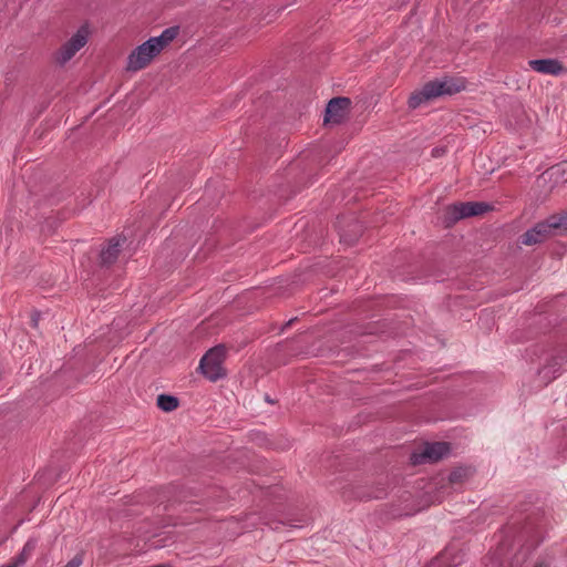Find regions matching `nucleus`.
I'll list each match as a JSON object with an SVG mask.
<instances>
[{"label": "nucleus", "mask_w": 567, "mask_h": 567, "mask_svg": "<svg viewBox=\"0 0 567 567\" xmlns=\"http://www.w3.org/2000/svg\"><path fill=\"white\" fill-rule=\"evenodd\" d=\"M465 89V82L460 79L434 80L426 82L421 90L411 93L408 106L417 109L422 103L443 95H453Z\"/></svg>", "instance_id": "1"}, {"label": "nucleus", "mask_w": 567, "mask_h": 567, "mask_svg": "<svg viewBox=\"0 0 567 567\" xmlns=\"http://www.w3.org/2000/svg\"><path fill=\"white\" fill-rule=\"evenodd\" d=\"M492 209L493 206L485 202H458L446 206L442 221L450 228L461 219L481 216Z\"/></svg>", "instance_id": "2"}, {"label": "nucleus", "mask_w": 567, "mask_h": 567, "mask_svg": "<svg viewBox=\"0 0 567 567\" xmlns=\"http://www.w3.org/2000/svg\"><path fill=\"white\" fill-rule=\"evenodd\" d=\"M161 53L159 49L155 45L150 38L138 47H136L127 58V71H138L146 68L152 60Z\"/></svg>", "instance_id": "3"}, {"label": "nucleus", "mask_w": 567, "mask_h": 567, "mask_svg": "<svg viewBox=\"0 0 567 567\" xmlns=\"http://www.w3.org/2000/svg\"><path fill=\"white\" fill-rule=\"evenodd\" d=\"M351 100L347 96H336L329 100L324 109L323 124L340 125L350 114Z\"/></svg>", "instance_id": "4"}, {"label": "nucleus", "mask_w": 567, "mask_h": 567, "mask_svg": "<svg viewBox=\"0 0 567 567\" xmlns=\"http://www.w3.org/2000/svg\"><path fill=\"white\" fill-rule=\"evenodd\" d=\"M336 227L339 229L340 241L348 246L354 245L364 231L362 223L353 215L338 216Z\"/></svg>", "instance_id": "5"}, {"label": "nucleus", "mask_w": 567, "mask_h": 567, "mask_svg": "<svg viewBox=\"0 0 567 567\" xmlns=\"http://www.w3.org/2000/svg\"><path fill=\"white\" fill-rule=\"evenodd\" d=\"M450 451L451 446L447 442L426 443L422 452L411 454L410 461L413 465L435 463L446 456Z\"/></svg>", "instance_id": "6"}, {"label": "nucleus", "mask_w": 567, "mask_h": 567, "mask_svg": "<svg viewBox=\"0 0 567 567\" xmlns=\"http://www.w3.org/2000/svg\"><path fill=\"white\" fill-rule=\"evenodd\" d=\"M225 357H200L198 371L210 382L225 379L227 370L224 367Z\"/></svg>", "instance_id": "7"}, {"label": "nucleus", "mask_w": 567, "mask_h": 567, "mask_svg": "<svg viewBox=\"0 0 567 567\" xmlns=\"http://www.w3.org/2000/svg\"><path fill=\"white\" fill-rule=\"evenodd\" d=\"M514 538L517 543H523L528 548L534 549L543 540L540 525L535 524L533 519L527 517Z\"/></svg>", "instance_id": "8"}, {"label": "nucleus", "mask_w": 567, "mask_h": 567, "mask_svg": "<svg viewBox=\"0 0 567 567\" xmlns=\"http://www.w3.org/2000/svg\"><path fill=\"white\" fill-rule=\"evenodd\" d=\"M385 488L383 486L367 487L354 486L351 489L343 492V497L347 499L354 498L359 501L381 499L385 496Z\"/></svg>", "instance_id": "9"}, {"label": "nucleus", "mask_w": 567, "mask_h": 567, "mask_svg": "<svg viewBox=\"0 0 567 567\" xmlns=\"http://www.w3.org/2000/svg\"><path fill=\"white\" fill-rule=\"evenodd\" d=\"M125 241H126V237L121 236V235L111 238L107 241V247L103 248L100 252L101 266L109 267V266L113 265L118 258L122 244Z\"/></svg>", "instance_id": "10"}, {"label": "nucleus", "mask_w": 567, "mask_h": 567, "mask_svg": "<svg viewBox=\"0 0 567 567\" xmlns=\"http://www.w3.org/2000/svg\"><path fill=\"white\" fill-rule=\"evenodd\" d=\"M550 237L548 228L544 220L538 221L534 227L525 231L520 237V243L526 246L544 243Z\"/></svg>", "instance_id": "11"}, {"label": "nucleus", "mask_w": 567, "mask_h": 567, "mask_svg": "<svg viewBox=\"0 0 567 567\" xmlns=\"http://www.w3.org/2000/svg\"><path fill=\"white\" fill-rule=\"evenodd\" d=\"M528 64L534 71L543 74L558 75L564 70V65L557 59H535Z\"/></svg>", "instance_id": "12"}, {"label": "nucleus", "mask_w": 567, "mask_h": 567, "mask_svg": "<svg viewBox=\"0 0 567 567\" xmlns=\"http://www.w3.org/2000/svg\"><path fill=\"white\" fill-rule=\"evenodd\" d=\"M544 221L548 228L550 237L567 233V212L553 214L544 219Z\"/></svg>", "instance_id": "13"}, {"label": "nucleus", "mask_w": 567, "mask_h": 567, "mask_svg": "<svg viewBox=\"0 0 567 567\" xmlns=\"http://www.w3.org/2000/svg\"><path fill=\"white\" fill-rule=\"evenodd\" d=\"M384 323H381L379 321L377 322H368L364 324H351L348 327L349 333L355 336V337H368V336H378L380 333H383L384 330Z\"/></svg>", "instance_id": "14"}, {"label": "nucleus", "mask_w": 567, "mask_h": 567, "mask_svg": "<svg viewBox=\"0 0 567 567\" xmlns=\"http://www.w3.org/2000/svg\"><path fill=\"white\" fill-rule=\"evenodd\" d=\"M38 546V539L34 537H31L28 539V542L24 544L22 550L18 556H16L12 561L2 565L1 567H20L27 563V560L32 556L35 548Z\"/></svg>", "instance_id": "15"}, {"label": "nucleus", "mask_w": 567, "mask_h": 567, "mask_svg": "<svg viewBox=\"0 0 567 567\" xmlns=\"http://www.w3.org/2000/svg\"><path fill=\"white\" fill-rule=\"evenodd\" d=\"M558 357H551L548 362L538 369V374L542 377L545 384L551 382L558 374L561 367V362L557 361ZM564 359V357H559Z\"/></svg>", "instance_id": "16"}, {"label": "nucleus", "mask_w": 567, "mask_h": 567, "mask_svg": "<svg viewBox=\"0 0 567 567\" xmlns=\"http://www.w3.org/2000/svg\"><path fill=\"white\" fill-rule=\"evenodd\" d=\"M178 34L179 25H173L166 28L158 37H152L151 39L162 52Z\"/></svg>", "instance_id": "17"}, {"label": "nucleus", "mask_w": 567, "mask_h": 567, "mask_svg": "<svg viewBox=\"0 0 567 567\" xmlns=\"http://www.w3.org/2000/svg\"><path fill=\"white\" fill-rule=\"evenodd\" d=\"M474 474L471 466H458L452 470L447 476L450 484H461L467 481Z\"/></svg>", "instance_id": "18"}, {"label": "nucleus", "mask_w": 567, "mask_h": 567, "mask_svg": "<svg viewBox=\"0 0 567 567\" xmlns=\"http://www.w3.org/2000/svg\"><path fill=\"white\" fill-rule=\"evenodd\" d=\"M76 53V50L71 47L68 41L61 45L54 53L53 60L59 65H64L68 61H70Z\"/></svg>", "instance_id": "19"}, {"label": "nucleus", "mask_w": 567, "mask_h": 567, "mask_svg": "<svg viewBox=\"0 0 567 567\" xmlns=\"http://www.w3.org/2000/svg\"><path fill=\"white\" fill-rule=\"evenodd\" d=\"M158 409L164 412H172L179 406V399L172 394L162 393L156 399Z\"/></svg>", "instance_id": "20"}, {"label": "nucleus", "mask_w": 567, "mask_h": 567, "mask_svg": "<svg viewBox=\"0 0 567 567\" xmlns=\"http://www.w3.org/2000/svg\"><path fill=\"white\" fill-rule=\"evenodd\" d=\"M89 28L86 24L81 25L79 30L68 40V43L71 44L72 48L76 50V52L82 49L89 39Z\"/></svg>", "instance_id": "21"}, {"label": "nucleus", "mask_w": 567, "mask_h": 567, "mask_svg": "<svg viewBox=\"0 0 567 567\" xmlns=\"http://www.w3.org/2000/svg\"><path fill=\"white\" fill-rule=\"evenodd\" d=\"M241 350V346H236L233 342H223L214 347L204 349V354H226L229 351L239 352Z\"/></svg>", "instance_id": "22"}, {"label": "nucleus", "mask_w": 567, "mask_h": 567, "mask_svg": "<svg viewBox=\"0 0 567 567\" xmlns=\"http://www.w3.org/2000/svg\"><path fill=\"white\" fill-rule=\"evenodd\" d=\"M40 316H41V313H40V311H38V310H34V311L32 312V315H31V326H32L33 328H38L39 320H40Z\"/></svg>", "instance_id": "23"}, {"label": "nucleus", "mask_w": 567, "mask_h": 567, "mask_svg": "<svg viewBox=\"0 0 567 567\" xmlns=\"http://www.w3.org/2000/svg\"><path fill=\"white\" fill-rule=\"evenodd\" d=\"M298 321V317L291 318L285 324L281 326L280 332H284L288 327H290L293 322Z\"/></svg>", "instance_id": "24"}, {"label": "nucleus", "mask_w": 567, "mask_h": 567, "mask_svg": "<svg viewBox=\"0 0 567 567\" xmlns=\"http://www.w3.org/2000/svg\"><path fill=\"white\" fill-rule=\"evenodd\" d=\"M206 331L205 327L203 326V323L200 326H198L195 331H194V336L195 337H199L202 334H204Z\"/></svg>", "instance_id": "25"}, {"label": "nucleus", "mask_w": 567, "mask_h": 567, "mask_svg": "<svg viewBox=\"0 0 567 567\" xmlns=\"http://www.w3.org/2000/svg\"><path fill=\"white\" fill-rule=\"evenodd\" d=\"M535 567H550V564L545 560H539L535 564Z\"/></svg>", "instance_id": "26"}, {"label": "nucleus", "mask_w": 567, "mask_h": 567, "mask_svg": "<svg viewBox=\"0 0 567 567\" xmlns=\"http://www.w3.org/2000/svg\"><path fill=\"white\" fill-rule=\"evenodd\" d=\"M516 526V523H512L505 527L506 534H509Z\"/></svg>", "instance_id": "27"}, {"label": "nucleus", "mask_w": 567, "mask_h": 567, "mask_svg": "<svg viewBox=\"0 0 567 567\" xmlns=\"http://www.w3.org/2000/svg\"><path fill=\"white\" fill-rule=\"evenodd\" d=\"M265 400H266L268 403H274V402H275L274 400H271V399H270V396H269V395H266V396H265Z\"/></svg>", "instance_id": "28"}, {"label": "nucleus", "mask_w": 567, "mask_h": 567, "mask_svg": "<svg viewBox=\"0 0 567 567\" xmlns=\"http://www.w3.org/2000/svg\"><path fill=\"white\" fill-rule=\"evenodd\" d=\"M444 557H446V554H443V556L440 557V560H443Z\"/></svg>", "instance_id": "29"}, {"label": "nucleus", "mask_w": 567, "mask_h": 567, "mask_svg": "<svg viewBox=\"0 0 567 567\" xmlns=\"http://www.w3.org/2000/svg\"><path fill=\"white\" fill-rule=\"evenodd\" d=\"M444 557H446V554H443V556L440 557V560H443Z\"/></svg>", "instance_id": "30"}, {"label": "nucleus", "mask_w": 567, "mask_h": 567, "mask_svg": "<svg viewBox=\"0 0 567 567\" xmlns=\"http://www.w3.org/2000/svg\"><path fill=\"white\" fill-rule=\"evenodd\" d=\"M444 557H446V554H443V556L440 557V560H443Z\"/></svg>", "instance_id": "31"}]
</instances>
